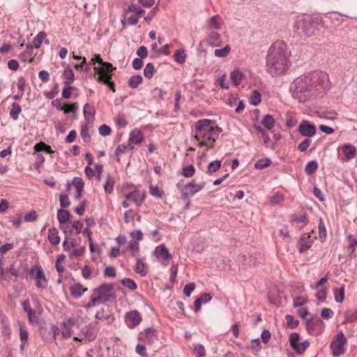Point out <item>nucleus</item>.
Instances as JSON below:
<instances>
[{
    "instance_id": "41",
    "label": "nucleus",
    "mask_w": 357,
    "mask_h": 357,
    "mask_svg": "<svg viewBox=\"0 0 357 357\" xmlns=\"http://www.w3.org/2000/svg\"><path fill=\"white\" fill-rule=\"evenodd\" d=\"M261 93L257 90H254L250 97V104L254 106L258 105L261 100Z\"/></svg>"
},
{
    "instance_id": "18",
    "label": "nucleus",
    "mask_w": 357,
    "mask_h": 357,
    "mask_svg": "<svg viewBox=\"0 0 357 357\" xmlns=\"http://www.w3.org/2000/svg\"><path fill=\"white\" fill-rule=\"evenodd\" d=\"M146 194L141 195L139 190H135L126 195V199L132 200L137 206H140L144 202Z\"/></svg>"
},
{
    "instance_id": "30",
    "label": "nucleus",
    "mask_w": 357,
    "mask_h": 357,
    "mask_svg": "<svg viewBox=\"0 0 357 357\" xmlns=\"http://www.w3.org/2000/svg\"><path fill=\"white\" fill-rule=\"evenodd\" d=\"M319 117L329 119V120H335L337 117V113L335 110L330 111H321L317 112Z\"/></svg>"
},
{
    "instance_id": "4",
    "label": "nucleus",
    "mask_w": 357,
    "mask_h": 357,
    "mask_svg": "<svg viewBox=\"0 0 357 357\" xmlns=\"http://www.w3.org/2000/svg\"><path fill=\"white\" fill-rule=\"evenodd\" d=\"M289 91L292 97L299 102H305L312 98H315L305 74L298 77L291 83Z\"/></svg>"
},
{
    "instance_id": "33",
    "label": "nucleus",
    "mask_w": 357,
    "mask_h": 357,
    "mask_svg": "<svg viewBox=\"0 0 357 357\" xmlns=\"http://www.w3.org/2000/svg\"><path fill=\"white\" fill-rule=\"evenodd\" d=\"M243 74L238 70H234L230 74V79L234 85L238 86L241 84Z\"/></svg>"
},
{
    "instance_id": "26",
    "label": "nucleus",
    "mask_w": 357,
    "mask_h": 357,
    "mask_svg": "<svg viewBox=\"0 0 357 357\" xmlns=\"http://www.w3.org/2000/svg\"><path fill=\"white\" fill-rule=\"evenodd\" d=\"M71 225V228L69 230V234L71 235L73 233V231L75 230V234L76 235H78L82 232L83 229V223L81 220H75L74 222H70Z\"/></svg>"
},
{
    "instance_id": "34",
    "label": "nucleus",
    "mask_w": 357,
    "mask_h": 357,
    "mask_svg": "<svg viewBox=\"0 0 357 357\" xmlns=\"http://www.w3.org/2000/svg\"><path fill=\"white\" fill-rule=\"evenodd\" d=\"M115 181L111 175H107L104 189L107 194H111L113 192Z\"/></svg>"
},
{
    "instance_id": "47",
    "label": "nucleus",
    "mask_w": 357,
    "mask_h": 357,
    "mask_svg": "<svg viewBox=\"0 0 357 357\" xmlns=\"http://www.w3.org/2000/svg\"><path fill=\"white\" fill-rule=\"evenodd\" d=\"M221 166V160H215L211 162H210L208 165L207 168V173L208 174H212L214 172H216Z\"/></svg>"
},
{
    "instance_id": "32",
    "label": "nucleus",
    "mask_w": 357,
    "mask_h": 357,
    "mask_svg": "<svg viewBox=\"0 0 357 357\" xmlns=\"http://www.w3.org/2000/svg\"><path fill=\"white\" fill-rule=\"evenodd\" d=\"M11 106L12 107L10 110V116L13 120L16 121L19 117L20 113L22 112V107L15 102H13Z\"/></svg>"
},
{
    "instance_id": "64",
    "label": "nucleus",
    "mask_w": 357,
    "mask_h": 357,
    "mask_svg": "<svg viewBox=\"0 0 357 357\" xmlns=\"http://www.w3.org/2000/svg\"><path fill=\"white\" fill-rule=\"evenodd\" d=\"M112 130L111 128L106 125L103 124L99 128V134L102 136H107L111 134Z\"/></svg>"
},
{
    "instance_id": "6",
    "label": "nucleus",
    "mask_w": 357,
    "mask_h": 357,
    "mask_svg": "<svg viewBox=\"0 0 357 357\" xmlns=\"http://www.w3.org/2000/svg\"><path fill=\"white\" fill-rule=\"evenodd\" d=\"M305 324L306 331L310 335H320L325 327L324 322L317 316L311 317L307 319Z\"/></svg>"
},
{
    "instance_id": "25",
    "label": "nucleus",
    "mask_w": 357,
    "mask_h": 357,
    "mask_svg": "<svg viewBox=\"0 0 357 357\" xmlns=\"http://www.w3.org/2000/svg\"><path fill=\"white\" fill-rule=\"evenodd\" d=\"M63 76L65 77V80L63 81V84L66 86L72 84L75 80V75L74 72L70 66H67L64 70Z\"/></svg>"
},
{
    "instance_id": "15",
    "label": "nucleus",
    "mask_w": 357,
    "mask_h": 357,
    "mask_svg": "<svg viewBox=\"0 0 357 357\" xmlns=\"http://www.w3.org/2000/svg\"><path fill=\"white\" fill-rule=\"evenodd\" d=\"M125 319L127 322L130 321V324L127 323L130 328H133L138 326L142 320L140 313L136 310L127 312Z\"/></svg>"
},
{
    "instance_id": "62",
    "label": "nucleus",
    "mask_w": 357,
    "mask_h": 357,
    "mask_svg": "<svg viewBox=\"0 0 357 357\" xmlns=\"http://www.w3.org/2000/svg\"><path fill=\"white\" fill-rule=\"evenodd\" d=\"M334 313L333 311L330 308H323L321 312V318L324 319H329L333 317Z\"/></svg>"
},
{
    "instance_id": "2",
    "label": "nucleus",
    "mask_w": 357,
    "mask_h": 357,
    "mask_svg": "<svg viewBox=\"0 0 357 357\" xmlns=\"http://www.w3.org/2000/svg\"><path fill=\"white\" fill-rule=\"evenodd\" d=\"M324 29L321 17L302 15L296 17L294 31L301 37L319 36Z\"/></svg>"
},
{
    "instance_id": "61",
    "label": "nucleus",
    "mask_w": 357,
    "mask_h": 357,
    "mask_svg": "<svg viewBox=\"0 0 357 357\" xmlns=\"http://www.w3.org/2000/svg\"><path fill=\"white\" fill-rule=\"evenodd\" d=\"M195 283L190 282V283L187 284L183 288V293H184L185 296L187 297H189L191 295L192 292L195 290Z\"/></svg>"
},
{
    "instance_id": "14",
    "label": "nucleus",
    "mask_w": 357,
    "mask_h": 357,
    "mask_svg": "<svg viewBox=\"0 0 357 357\" xmlns=\"http://www.w3.org/2000/svg\"><path fill=\"white\" fill-rule=\"evenodd\" d=\"M157 339V331L153 327L145 328L139 334V340L148 344H152Z\"/></svg>"
},
{
    "instance_id": "53",
    "label": "nucleus",
    "mask_w": 357,
    "mask_h": 357,
    "mask_svg": "<svg viewBox=\"0 0 357 357\" xmlns=\"http://www.w3.org/2000/svg\"><path fill=\"white\" fill-rule=\"evenodd\" d=\"M195 172V169L192 165L185 166L182 169V174L186 178L192 177Z\"/></svg>"
},
{
    "instance_id": "1",
    "label": "nucleus",
    "mask_w": 357,
    "mask_h": 357,
    "mask_svg": "<svg viewBox=\"0 0 357 357\" xmlns=\"http://www.w3.org/2000/svg\"><path fill=\"white\" fill-rule=\"evenodd\" d=\"M290 52L283 41H276L268 49L266 58V70L273 77L284 74L291 66Z\"/></svg>"
},
{
    "instance_id": "20",
    "label": "nucleus",
    "mask_w": 357,
    "mask_h": 357,
    "mask_svg": "<svg viewBox=\"0 0 357 357\" xmlns=\"http://www.w3.org/2000/svg\"><path fill=\"white\" fill-rule=\"evenodd\" d=\"M154 253L157 257L160 256L165 260H170L172 259V255L169 252L165 244H160L156 246Z\"/></svg>"
},
{
    "instance_id": "63",
    "label": "nucleus",
    "mask_w": 357,
    "mask_h": 357,
    "mask_svg": "<svg viewBox=\"0 0 357 357\" xmlns=\"http://www.w3.org/2000/svg\"><path fill=\"white\" fill-rule=\"evenodd\" d=\"M150 189V194L152 196L156 197H162V192L160 190L159 188L157 185H151L149 187Z\"/></svg>"
},
{
    "instance_id": "40",
    "label": "nucleus",
    "mask_w": 357,
    "mask_h": 357,
    "mask_svg": "<svg viewBox=\"0 0 357 357\" xmlns=\"http://www.w3.org/2000/svg\"><path fill=\"white\" fill-rule=\"evenodd\" d=\"M155 73V69L154 65L152 63H146L144 69V75L146 78L150 79L153 77L154 73Z\"/></svg>"
},
{
    "instance_id": "29",
    "label": "nucleus",
    "mask_w": 357,
    "mask_h": 357,
    "mask_svg": "<svg viewBox=\"0 0 357 357\" xmlns=\"http://www.w3.org/2000/svg\"><path fill=\"white\" fill-rule=\"evenodd\" d=\"M135 271L141 276H145L148 273V269L146 264L143 263L140 259H137L135 266Z\"/></svg>"
},
{
    "instance_id": "35",
    "label": "nucleus",
    "mask_w": 357,
    "mask_h": 357,
    "mask_svg": "<svg viewBox=\"0 0 357 357\" xmlns=\"http://www.w3.org/2000/svg\"><path fill=\"white\" fill-rule=\"evenodd\" d=\"M47 34L44 31L39 32L37 36L33 40V48H39L43 43V41L45 39Z\"/></svg>"
},
{
    "instance_id": "42",
    "label": "nucleus",
    "mask_w": 357,
    "mask_h": 357,
    "mask_svg": "<svg viewBox=\"0 0 357 357\" xmlns=\"http://www.w3.org/2000/svg\"><path fill=\"white\" fill-rule=\"evenodd\" d=\"M220 16L218 15H213L208 21V27L213 29H219L220 24L219 23Z\"/></svg>"
},
{
    "instance_id": "12",
    "label": "nucleus",
    "mask_w": 357,
    "mask_h": 357,
    "mask_svg": "<svg viewBox=\"0 0 357 357\" xmlns=\"http://www.w3.org/2000/svg\"><path fill=\"white\" fill-rule=\"evenodd\" d=\"M70 213L68 210L65 209H59L57 211V219L59 222V227L63 231L64 234H67L68 232V223L71 222L70 220Z\"/></svg>"
},
{
    "instance_id": "7",
    "label": "nucleus",
    "mask_w": 357,
    "mask_h": 357,
    "mask_svg": "<svg viewBox=\"0 0 357 357\" xmlns=\"http://www.w3.org/2000/svg\"><path fill=\"white\" fill-rule=\"evenodd\" d=\"M29 275L36 280V286L38 289H44L47 287L48 281L44 271L40 266H33L29 271Z\"/></svg>"
},
{
    "instance_id": "48",
    "label": "nucleus",
    "mask_w": 357,
    "mask_h": 357,
    "mask_svg": "<svg viewBox=\"0 0 357 357\" xmlns=\"http://www.w3.org/2000/svg\"><path fill=\"white\" fill-rule=\"evenodd\" d=\"M116 124L120 128H125L128 125L126 116L123 113H119L115 119Z\"/></svg>"
},
{
    "instance_id": "37",
    "label": "nucleus",
    "mask_w": 357,
    "mask_h": 357,
    "mask_svg": "<svg viewBox=\"0 0 357 357\" xmlns=\"http://www.w3.org/2000/svg\"><path fill=\"white\" fill-rule=\"evenodd\" d=\"M185 52L183 49L178 50L174 54V59L179 64H183L185 61Z\"/></svg>"
},
{
    "instance_id": "56",
    "label": "nucleus",
    "mask_w": 357,
    "mask_h": 357,
    "mask_svg": "<svg viewBox=\"0 0 357 357\" xmlns=\"http://www.w3.org/2000/svg\"><path fill=\"white\" fill-rule=\"evenodd\" d=\"M72 184L75 187L77 191L83 190L84 182L82 178L75 177L73 180Z\"/></svg>"
},
{
    "instance_id": "51",
    "label": "nucleus",
    "mask_w": 357,
    "mask_h": 357,
    "mask_svg": "<svg viewBox=\"0 0 357 357\" xmlns=\"http://www.w3.org/2000/svg\"><path fill=\"white\" fill-rule=\"evenodd\" d=\"M285 319L287 320V327L291 329L297 327L299 324V321L298 319H295L294 317L290 314L286 315Z\"/></svg>"
},
{
    "instance_id": "52",
    "label": "nucleus",
    "mask_w": 357,
    "mask_h": 357,
    "mask_svg": "<svg viewBox=\"0 0 357 357\" xmlns=\"http://www.w3.org/2000/svg\"><path fill=\"white\" fill-rule=\"evenodd\" d=\"M338 293H337V289H336L335 290V292H334V296H335V301L337 302V303H342L343 300H344V286L342 285L339 289H338Z\"/></svg>"
},
{
    "instance_id": "11",
    "label": "nucleus",
    "mask_w": 357,
    "mask_h": 357,
    "mask_svg": "<svg viewBox=\"0 0 357 357\" xmlns=\"http://www.w3.org/2000/svg\"><path fill=\"white\" fill-rule=\"evenodd\" d=\"M314 243V238H312L311 233H305L303 234L298 243L297 248L300 253H304L308 250Z\"/></svg>"
},
{
    "instance_id": "59",
    "label": "nucleus",
    "mask_w": 357,
    "mask_h": 357,
    "mask_svg": "<svg viewBox=\"0 0 357 357\" xmlns=\"http://www.w3.org/2000/svg\"><path fill=\"white\" fill-rule=\"evenodd\" d=\"M299 335L298 333H292L289 336V343L291 347L294 349L298 344Z\"/></svg>"
},
{
    "instance_id": "39",
    "label": "nucleus",
    "mask_w": 357,
    "mask_h": 357,
    "mask_svg": "<svg viewBox=\"0 0 357 357\" xmlns=\"http://www.w3.org/2000/svg\"><path fill=\"white\" fill-rule=\"evenodd\" d=\"M318 229L319 239L321 242H324L326 238V229L321 218H319Z\"/></svg>"
},
{
    "instance_id": "10",
    "label": "nucleus",
    "mask_w": 357,
    "mask_h": 357,
    "mask_svg": "<svg viewBox=\"0 0 357 357\" xmlns=\"http://www.w3.org/2000/svg\"><path fill=\"white\" fill-rule=\"evenodd\" d=\"M299 133L307 138H310L316 135V126L307 120H303L298 128Z\"/></svg>"
},
{
    "instance_id": "19",
    "label": "nucleus",
    "mask_w": 357,
    "mask_h": 357,
    "mask_svg": "<svg viewBox=\"0 0 357 357\" xmlns=\"http://www.w3.org/2000/svg\"><path fill=\"white\" fill-rule=\"evenodd\" d=\"M69 291L71 296L75 298H79L86 291H88L86 287H83L80 283H75L70 286Z\"/></svg>"
},
{
    "instance_id": "17",
    "label": "nucleus",
    "mask_w": 357,
    "mask_h": 357,
    "mask_svg": "<svg viewBox=\"0 0 357 357\" xmlns=\"http://www.w3.org/2000/svg\"><path fill=\"white\" fill-rule=\"evenodd\" d=\"M342 153L344 154V157H341V155H340V159L342 161H348L355 157L356 153V149L354 146L347 144L343 146Z\"/></svg>"
},
{
    "instance_id": "45",
    "label": "nucleus",
    "mask_w": 357,
    "mask_h": 357,
    "mask_svg": "<svg viewBox=\"0 0 357 357\" xmlns=\"http://www.w3.org/2000/svg\"><path fill=\"white\" fill-rule=\"evenodd\" d=\"M121 284L131 291H135L137 288L136 282L131 278H125L121 280Z\"/></svg>"
},
{
    "instance_id": "28",
    "label": "nucleus",
    "mask_w": 357,
    "mask_h": 357,
    "mask_svg": "<svg viewBox=\"0 0 357 357\" xmlns=\"http://www.w3.org/2000/svg\"><path fill=\"white\" fill-rule=\"evenodd\" d=\"M275 121L274 118L271 114H266L262 120L261 123L268 130H271L275 126Z\"/></svg>"
},
{
    "instance_id": "9",
    "label": "nucleus",
    "mask_w": 357,
    "mask_h": 357,
    "mask_svg": "<svg viewBox=\"0 0 357 357\" xmlns=\"http://www.w3.org/2000/svg\"><path fill=\"white\" fill-rule=\"evenodd\" d=\"M206 185V182L202 181L199 183H195V180L188 183L183 187L185 191L182 192L181 199L186 200L190 197L194 196L197 192L202 190Z\"/></svg>"
},
{
    "instance_id": "16",
    "label": "nucleus",
    "mask_w": 357,
    "mask_h": 357,
    "mask_svg": "<svg viewBox=\"0 0 357 357\" xmlns=\"http://www.w3.org/2000/svg\"><path fill=\"white\" fill-rule=\"evenodd\" d=\"M215 123V121L211 119H199L195 123V128L197 132H201L204 131V133H207L208 130H210L211 126H213Z\"/></svg>"
},
{
    "instance_id": "31",
    "label": "nucleus",
    "mask_w": 357,
    "mask_h": 357,
    "mask_svg": "<svg viewBox=\"0 0 357 357\" xmlns=\"http://www.w3.org/2000/svg\"><path fill=\"white\" fill-rule=\"evenodd\" d=\"M143 78L140 75H135L130 77L128 85L131 89H136L142 82Z\"/></svg>"
},
{
    "instance_id": "21",
    "label": "nucleus",
    "mask_w": 357,
    "mask_h": 357,
    "mask_svg": "<svg viewBox=\"0 0 357 357\" xmlns=\"http://www.w3.org/2000/svg\"><path fill=\"white\" fill-rule=\"evenodd\" d=\"M33 54V47L31 44H27L26 50L20 54L19 57L23 61H28L29 63L33 61L34 58L32 56Z\"/></svg>"
},
{
    "instance_id": "24",
    "label": "nucleus",
    "mask_w": 357,
    "mask_h": 357,
    "mask_svg": "<svg viewBox=\"0 0 357 357\" xmlns=\"http://www.w3.org/2000/svg\"><path fill=\"white\" fill-rule=\"evenodd\" d=\"M208 43L210 45H211L213 47L220 46L222 44V40L220 38V35L215 31H211L208 34Z\"/></svg>"
},
{
    "instance_id": "57",
    "label": "nucleus",
    "mask_w": 357,
    "mask_h": 357,
    "mask_svg": "<svg viewBox=\"0 0 357 357\" xmlns=\"http://www.w3.org/2000/svg\"><path fill=\"white\" fill-rule=\"evenodd\" d=\"M312 141L310 138L305 139L302 142L298 145V149L301 152L305 151L310 146Z\"/></svg>"
},
{
    "instance_id": "46",
    "label": "nucleus",
    "mask_w": 357,
    "mask_h": 357,
    "mask_svg": "<svg viewBox=\"0 0 357 357\" xmlns=\"http://www.w3.org/2000/svg\"><path fill=\"white\" fill-rule=\"evenodd\" d=\"M99 73L97 81L100 83L107 84L112 79V75L105 72L96 71Z\"/></svg>"
},
{
    "instance_id": "44",
    "label": "nucleus",
    "mask_w": 357,
    "mask_h": 357,
    "mask_svg": "<svg viewBox=\"0 0 357 357\" xmlns=\"http://www.w3.org/2000/svg\"><path fill=\"white\" fill-rule=\"evenodd\" d=\"M318 169V164L316 160L310 161L305 166V171L307 175H312Z\"/></svg>"
},
{
    "instance_id": "8",
    "label": "nucleus",
    "mask_w": 357,
    "mask_h": 357,
    "mask_svg": "<svg viewBox=\"0 0 357 357\" xmlns=\"http://www.w3.org/2000/svg\"><path fill=\"white\" fill-rule=\"evenodd\" d=\"M347 344V338L342 331H339L332 340L330 347L334 356H339L344 353L343 346Z\"/></svg>"
},
{
    "instance_id": "13",
    "label": "nucleus",
    "mask_w": 357,
    "mask_h": 357,
    "mask_svg": "<svg viewBox=\"0 0 357 357\" xmlns=\"http://www.w3.org/2000/svg\"><path fill=\"white\" fill-rule=\"evenodd\" d=\"M222 132V129L220 127H219L218 126H211V128H210V130H208L207 133H203L200 136L196 135L195 136V138L197 141H199L201 137L206 139L207 141L212 140V144H214L215 139L218 138V137Z\"/></svg>"
},
{
    "instance_id": "36",
    "label": "nucleus",
    "mask_w": 357,
    "mask_h": 357,
    "mask_svg": "<svg viewBox=\"0 0 357 357\" xmlns=\"http://www.w3.org/2000/svg\"><path fill=\"white\" fill-rule=\"evenodd\" d=\"M291 222H295L297 223H302L303 226H306L309 223V220L305 214L303 215H296L293 214L290 217Z\"/></svg>"
},
{
    "instance_id": "27",
    "label": "nucleus",
    "mask_w": 357,
    "mask_h": 357,
    "mask_svg": "<svg viewBox=\"0 0 357 357\" xmlns=\"http://www.w3.org/2000/svg\"><path fill=\"white\" fill-rule=\"evenodd\" d=\"M348 246L347 250L349 252V255H352L354 251L356 246L357 245V233L356 234H350L347 236Z\"/></svg>"
},
{
    "instance_id": "50",
    "label": "nucleus",
    "mask_w": 357,
    "mask_h": 357,
    "mask_svg": "<svg viewBox=\"0 0 357 357\" xmlns=\"http://www.w3.org/2000/svg\"><path fill=\"white\" fill-rule=\"evenodd\" d=\"M271 164V161L269 158H264L259 160L255 164V167L257 169H263L267 167H268Z\"/></svg>"
},
{
    "instance_id": "5",
    "label": "nucleus",
    "mask_w": 357,
    "mask_h": 357,
    "mask_svg": "<svg viewBox=\"0 0 357 357\" xmlns=\"http://www.w3.org/2000/svg\"><path fill=\"white\" fill-rule=\"evenodd\" d=\"M113 287L112 284L103 283L98 287L94 289L93 292L95 294H97V297H100L101 303H105L108 301H115L116 296L112 292Z\"/></svg>"
},
{
    "instance_id": "60",
    "label": "nucleus",
    "mask_w": 357,
    "mask_h": 357,
    "mask_svg": "<svg viewBox=\"0 0 357 357\" xmlns=\"http://www.w3.org/2000/svg\"><path fill=\"white\" fill-rule=\"evenodd\" d=\"M64 113L68 114L70 112L76 113L77 109H78V103L77 102H73L70 105L66 104Z\"/></svg>"
},
{
    "instance_id": "38",
    "label": "nucleus",
    "mask_w": 357,
    "mask_h": 357,
    "mask_svg": "<svg viewBox=\"0 0 357 357\" xmlns=\"http://www.w3.org/2000/svg\"><path fill=\"white\" fill-rule=\"evenodd\" d=\"M100 66H101L100 68H98L97 66H94V68H93L94 70L95 71H102V72H105V73H108V72H112L116 69L115 67H113L112 64L109 62L103 61Z\"/></svg>"
},
{
    "instance_id": "43",
    "label": "nucleus",
    "mask_w": 357,
    "mask_h": 357,
    "mask_svg": "<svg viewBox=\"0 0 357 357\" xmlns=\"http://www.w3.org/2000/svg\"><path fill=\"white\" fill-rule=\"evenodd\" d=\"M193 351L196 357H206V353L204 347L201 344L193 345Z\"/></svg>"
},
{
    "instance_id": "3",
    "label": "nucleus",
    "mask_w": 357,
    "mask_h": 357,
    "mask_svg": "<svg viewBox=\"0 0 357 357\" xmlns=\"http://www.w3.org/2000/svg\"><path fill=\"white\" fill-rule=\"evenodd\" d=\"M314 97L323 96L331 89L328 75L321 70H315L305 74Z\"/></svg>"
},
{
    "instance_id": "54",
    "label": "nucleus",
    "mask_w": 357,
    "mask_h": 357,
    "mask_svg": "<svg viewBox=\"0 0 357 357\" xmlns=\"http://www.w3.org/2000/svg\"><path fill=\"white\" fill-rule=\"evenodd\" d=\"M230 47L228 45H227L222 49H216L214 51V54L217 57H225L228 55V54L230 52Z\"/></svg>"
},
{
    "instance_id": "55",
    "label": "nucleus",
    "mask_w": 357,
    "mask_h": 357,
    "mask_svg": "<svg viewBox=\"0 0 357 357\" xmlns=\"http://www.w3.org/2000/svg\"><path fill=\"white\" fill-rule=\"evenodd\" d=\"M84 115L86 119H87L89 116L93 118L95 116L94 107L88 103L85 104L84 106Z\"/></svg>"
},
{
    "instance_id": "23",
    "label": "nucleus",
    "mask_w": 357,
    "mask_h": 357,
    "mask_svg": "<svg viewBox=\"0 0 357 357\" xmlns=\"http://www.w3.org/2000/svg\"><path fill=\"white\" fill-rule=\"evenodd\" d=\"M143 140L144 136L140 130L135 129L130 133L129 141L134 144H139Z\"/></svg>"
},
{
    "instance_id": "49",
    "label": "nucleus",
    "mask_w": 357,
    "mask_h": 357,
    "mask_svg": "<svg viewBox=\"0 0 357 357\" xmlns=\"http://www.w3.org/2000/svg\"><path fill=\"white\" fill-rule=\"evenodd\" d=\"M310 344V342L308 340H305L301 343H298L297 346H296L294 349L295 350L297 354H302L306 350Z\"/></svg>"
},
{
    "instance_id": "58",
    "label": "nucleus",
    "mask_w": 357,
    "mask_h": 357,
    "mask_svg": "<svg viewBox=\"0 0 357 357\" xmlns=\"http://www.w3.org/2000/svg\"><path fill=\"white\" fill-rule=\"evenodd\" d=\"M283 200V195L280 192H276L271 197L270 202L272 204H278L281 203Z\"/></svg>"
},
{
    "instance_id": "22",
    "label": "nucleus",
    "mask_w": 357,
    "mask_h": 357,
    "mask_svg": "<svg viewBox=\"0 0 357 357\" xmlns=\"http://www.w3.org/2000/svg\"><path fill=\"white\" fill-rule=\"evenodd\" d=\"M48 241L54 245H56L60 243V236L59 235V231L55 227H52L48 231Z\"/></svg>"
}]
</instances>
